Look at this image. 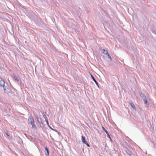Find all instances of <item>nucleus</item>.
<instances>
[{
  "instance_id": "3",
  "label": "nucleus",
  "mask_w": 156,
  "mask_h": 156,
  "mask_svg": "<svg viewBox=\"0 0 156 156\" xmlns=\"http://www.w3.org/2000/svg\"><path fill=\"white\" fill-rule=\"evenodd\" d=\"M5 82L1 77H0V86L3 87L5 86Z\"/></svg>"
},
{
  "instance_id": "5",
  "label": "nucleus",
  "mask_w": 156,
  "mask_h": 156,
  "mask_svg": "<svg viewBox=\"0 0 156 156\" xmlns=\"http://www.w3.org/2000/svg\"><path fill=\"white\" fill-rule=\"evenodd\" d=\"M3 88L4 90V92L6 93H8L9 90L8 88H7L6 89L5 86H3Z\"/></svg>"
},
{
  "instance_id": "13",
  "label": "nucleus",
  "mask_w": 156,
  "mask_h": 156,
  "mask_svg": "<svg viewBox=\"0 0 156 156\" xmlns=\"http://www.w3.org/2000/svg\"><path fill=\"white\" fill-rule=\"evenodd\" d=\"M143 99L145 103L146 104H147V101L146 99V98H143Z\"/></svg>"
},
{
  "instance_id": "17",
  "label": "nucleus",
  "mask_w": 156,
  "mask_h": 156,
  "mask_svg": "<svg viewBox=\"0 0 156 156\" xmlns=\"http://www.w3.org/2000/svg\"><path fill=\"white\" fill-rule=\"evenodd\" d=\"M43 116L44 117V118L45 119V120H46L47 119H48L47 116L44 114L43 115Z\"/></svg>"
},
{
  "instance_id": "15",
  "label": "nucleus",
  "mask_w": 156,
  "mask_h": 156,
  "mask_svg": "<svg viewBox=\"0 0 156 156\" xmlns=\"http://www.w3.org/2000/svg\"><path fill=\"white\" fill-rule=\"evenodd\" d=\"M107 55V56H108V58H110V59L111 60H112L111 57V56H110V55H109V54L108 53Z\"/></svg>"
},
{
  "instance_id": "19",
  "label": "nucleus",
  "mask_w": 156,
  "mask_h": 156,
  "mask_svg": "<svg viewBox=\"0 0 156 156\" xmlns=\"http://www.w3.org/2000/svg\"><path fill=\"white\" fill-rule=\"evenodd\" d=\"M5 132L8 136H9V135L8 133V131H6V130L5 131Z\"/></svg>"
},
{
  "instance_id": "22",
  "label": "nucleus",
  "mask_w": 156,
  "mask_h": 156,
  "mask_svg": "<svg viewBox=\"0 0 156 156\" xmlns=\"http://www.w3.org/2000/svg\"><path fill=\"white\" fill-rule=\"evenodd\" d=\"M45 121H46V122L47 123V125H49V123H48V119H47L46 120H45Z\"/></svg>"
},
{
  "instance_id": "8",
  "label": "nucleus",
  "mask_w": 156,
  "mask_h": 156,
  "mask_svg": "<svg viewBox=\"0 0 156 156\" xmlns=\"http://www.w3.org/2000/svg\"><path fill=\"white\" fill-rule=\"evenodd\" d=\"M102 129H103V130L108 135V137H110L109 134V133L108 132V131L103 126H102Z\"/></svg>"
},
{
  "instance_id": "12",
  "label": "nucleus",
  "mask_w": 156,
  "mask_h": 156,
  "mask_svg": "<svg viewBox=\"0 0 156 156\" xmlns=\"http://www.w3.org/2000/svg\"><path fill=\"white\" fill-rule=\"evenodd\" d=\"M130 105L134 109H136L135 107V106L134 104L133 103H130Z\"/></svg>"
},
{
  "instance_id": "11",
  "label": "nucleus",
  "mask_w": 156,
  "mask_h": 156,
  "mask_svg": "<svg viewBox=\"0 0 156 156\" xmlns=\"http://www.w3.org/2000/svg\"><path fill=\"white\" fill-rule=\"evenodd\" d=\"M45 149L46 151H47V153L46 154V155H48L49 154V150L47 147H45Z\"/></svg>"
},
{
  "instance_id": "4",
  "label": "nucleus",
  "mask_w": 156,
  "mask_h": 156,
  "mask_svg": "<svg viewBox=\"0 0 156 156\" xmlns=\"http://www.w3.org/2000/svg\"><path fill=\"white\" fill-rule=\"evenodd\" d=\"M13 77L14 78V79H15V80L17 82H19V79H18V77L15 75L14 74L13 75Z\"/></svg>"
},
{
  "instance_id": "2",
  "label": "nucleus",
  "mask_w": 156,
  "mask_h": 156,
  "mask_svg": "<svg viewBox=\"0 0 156 156\" xmlns=\"http://www.w3.org/2000/svg\"><path fill=\"white\" fill-rule=\"evenodd\" d=\"M125 151L128 155L131 156L132 154V152L126 148H125Z\"/></svg>"
},
{
  "instance_id": "10",
  "label": "nucleus",
  "mask_w": 156,
  "mask_h": 156,
  "mask_svg": "<svg viewBox=\"0 0 156 156\" xmlns=\"http://www.w3.org/2000/svg\"><path fill=\"white\" fill-rule=\"evenodd\" d=\"M140 97L142 98H146V96L144 95V94L143 93H141L140 94Z\"/></svg>"
},
{
  "instance_id": "6",
  "label": "nucleus",
  "mask_w": 156,
  "mask_h": 156,
  "mask_svg": "<svg viewBox=\"0 0 156 156\" xmlns=\"http://www.w3.org/2000/svg\"><path fill=\"white\" fill-rule=\"evenodd\" d=\"M91 77L92 78V79H93L94 81L95 82V83L97 85V86L98 87V82L95 79L94 77H93V76L92 75H91Z\"/></svg>"
},
{
  "instance_id": "1",
  "label": "nucleus",
  "mask_w": 156,
  "mask_h": 156,
  "mask_svg": "<svg viewBox=\"0 0 156 156\" xmlns=\"http://www.w3.org/2000/svg\"><path fill=\"white\" fill-rule=\"evenodd\" d=\"M28 122L32 126V127L34 129H36L37 128L36 127V125L34 123V119L32 116H30L29 117Z\"/></svg>"
},
{
  "instance_id": "20",
  "label": "nucleus",
  "mask_w": 156,
  "mask_h": 156,
  "mask_svg": "<svg viewBox=\"0 0 156 156\" xmlns=\"http://www.w3.org/2000/svg\"><path fill=\"white\" fill-rule=\"evenodd\" d=\"M36 118L37 119V120L38 119H41L38 116H36Z\"/></svg>"
},
{
  "instance_id": "18",
  "label": "nucleus",
  "mask_w": 156,
  "mask_h": 156,
  "mask_svg": "<svg viewBox=\"0 0 156 156\" xmlns=\"http://www.w3.org/2000/svg\"><path fill=\"white\" fill-rule=\"evenodd\" d=\"M39 124H40V126H41V127L43 128L44 127L43 123L42 122H41V124L40 123Z\"/></svg>"
},
{
  "instance_id": "23",
  "label": "nucleus",
  "mask_w": 156,
  "mask_h": 156,
  "mask_svg": "<svg viewBox=\"0 0 156 156\" xmlns=\"http://www.w3.org/2000/svg\"><path fill=\"white\" fill-rule=\"evenodd\" d=\"M152 32L154 34H155V31L153 30Z\"/></svg>"
},
{
  "instance_id": "21",
  "label": "nucleus",
  "mask_w": 156,
  "mask_h": 156,
  "mask_svg": "<svg viewBox=\"0 0 156 156\" xmlns=\"http://www.w3.org/2000/svg\"><path fill=\"white\" fill-rule=\"evenodd\" d=\"M85 144H86L88 147H90L89 145L87 143V142H86V143H85Z\"/></svg>"
},
{
  "instance_id": "7",
  "label": "nucleus",
  "mask_w": 156,
  "mask_h": 156,
  "mask_svg": "<svg viewBox=\"0 0 156 156\" xmlns=\"http://www.w3.org/2000/svg\"><path fill=\"white\" fill-rule=\"evenodd\" d=\"M82 140L83 142L85 144V143H86V140L85 137L83 136H82Z\"/></svg>"
},
{
  "instance_id": "16",
  "label": "nucleus",
  "mask_w": 156,
  "mask_h": 156,
  "mask_svg": "<svg viewBox=\"0 0 156 156\" xmlns=\"http://www.w3.org/2000/svg\"><path fill=\"white\" fill-rule=\"evenodd\" d=\"M37 121L39 124L40 123L41 124V123L42 122L41 119H38Z\"/></svg>"
},
{
  "instance_id": "14",
  "label": "nucleus",
  "mask_w": 156,
  "mask_h": 156,
  "mask_svg": "<svg viewBox=\"0 0 156 156\" xmlns=\"http://www.w3.org/2000/svg\"><path fill=\"white\" fill-rule=\"evenodd\" d=\"M48 126L50 128V129H51L53 130H55V131H56V132H57L58 134H59V132L57 131V130H54V129H53L50 126H49V125H48Z\"/></svg>"
},
{
  "instance_id": "9",
  "label": "nucleus",
  "mask_w": 156,
  "mask_h": 156,
  "mask_svg": "<svg viewBox=\"0 0 156 156\" xmlns=\"http://www.w3.org/2000/svg\"><path fill=\"white\" fill-rule=\"evenodd\" d=\"M101 52L102 53H104L105 54L107 55L108 54V53L107 51L105 50V49H102L101 50Z\"/></svg>"
}]
</instances>
